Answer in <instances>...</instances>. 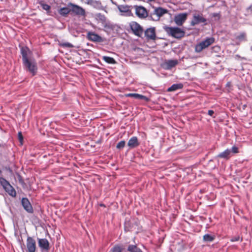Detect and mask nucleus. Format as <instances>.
Segmentation results:
<instances>
[{
    "instance_id": "obj_1",
    "label": "nucleus",
    "mask_w": 252,
    "mask_h": 252,
    "mask_svg": "<svg viewBox=\"0 0 252 252\" xmlns=\"http://www.w3.org/2000/svg\"><path fill=\"white\" fill-rule=\"evenodd\" d=\"M163 29L169 35L175 38H181L185 35V31L178 27L164 26Z\"/></svg>"
},
{
    "instance_id": "obj_2",
    "label": "nucleus",
    "mask_w": 252,
    "mask_h": 252,
    "mask_svg": "<svg viewBox=\"0 0 252 252\" xmlns=\"http://www.w3.org/2000/svg\"><path fill=\"white\" fill-rule=\"evenodd\" d=\"M215 42L214 37H208L205 40L197 43L194 47V50L196 53H200L204 49L208 48L211 45Z\"/></svg>"
},
{
    "instance_id": "obj_3",
    "label": "nucleus",
    "mask_w": 252,
    "mask_h": 252,
    "mask_svg": "<svg viewBox=\"0 0 252 252\" xmlns=\"http://www.w3.org/2000/svg\"><path fill=\"white\" fill-rule=\"evenodd\" d=\"M0 184L2 186L4 190L7 192L9 195L12 197L16 196V190L7 180L2 177H0Z\"/></svg>"
},
{
    "instance_id": "obj_4",
    "label": "nucleus",
    "mask_w": 252,
    "mask_h": 252,
    "mask_svg": "<svg viewBox=\"0 0 252 252\" xmlns=\"http://www.w3.org/2000/svg\"><path fill=\"white\" fill-rule=\"evenodd\" d=\"M24 65L32 75H35L37 72V67L36 63L30 60L23 62Z\"/></svg>"
},
{
    "instance_id": "obj_5",
    "label": "nucleus",
    "mask_w": 252,
    "mask_h": 252,
    "mask_svg": "<svg viewBox=\"0 0 252 252\" xmlns=\"http://www.w3.org/2000/svg\"><path fill=\"white\" fill-rule=\"evenodd\" d=\"M129 25L132 33L134 35L140 37L142 34V27L135 21L131 22Z\"/></svg>"
},
{
    "instance_id": "obj_6",
    "label": "nucleus",
    "mask_w": 252,
    "mask_h": 252,
    "mask_svg": "<svg viewBox=\"0 0 252 252\" xmlns=\"http://www.w3.org/2000/svg\"><path fill=\"white\" fill-rule=\"evenodd\" d=\"M206 21V19L203 16L202 14H195L193 15L192 19L190 22V25L194 26L201 23H205Z\"/></svg>"
},
{
    "instance_id": "obj_7",
    "label": "nucleus",
    "mask_w": 252,
    "mask_h": 252,
    "mask_svg": "<svg viewBox=\"0 0 252 252\" xmlns=\"http://www.w3.org/2000/svg\"><path fill=\"white\" fill-rule=\"evenodd\" d=\"M187 17L188 14L187 13H180L175 16L174 21L178 26H181L186 21Z\"/></svg>"
},
{
    "instance_id": "obj_8",
    "label": "nucleus",
    "mask_w": 252,
    "mask_h": 252,
    "mask_svg": "<svg viewBox=\"0 0 252 252\" xmlns=\"http://www.w3.org/2000/svg\"><path fill=\"white\" fill-rule=\"evenodd\" d=\"M87 36L89 40L93 42H102L104 41L101 36L93 32H88Z\"/></svg>"
},
{
    "instance_id": "obj_9",
    "label": "nucleus",
    "mask_w": 252,
    "mask_h": 252,
    "mask_svg": "<svg viewBox=\"0 0 252 252\" xmlns=\"http://www.w3.org/2000/svg\"><path fill=\"white\" fill-rule=\"evenodd\" d=\"M145 36L148 40H155L156 39L155 28H150L145 32Z\"/></svg>"
},
{
    "instance_id": "obj_10",
    "label": "nucleus",
    "mask_w": 252,
    "mask_h": 252,
    "mask_svg": "<svg viewBox=\"0 0 252 252\" xmlns=\"http://www.w3.org/2000/svg\"><path fill=\"white\" fill-rule=\"evenodd\" d=\"M27 247L29 252H35L36 249V243L32 237L27 239Z\"/></svg>"
},
{
    "instance_id": "obj_11",
    "label": "nucleus",
    "mask_w": 252,
    "mask_h": 252,
    "mask_svg": "<svg viewBox=\"0 0 252 252\" xmlns=\"http://www.w3.org/2000/svg\"><path fill=\"white\" fill-rule=\"evenodd\" d=\"M69 5L72 6L71 11L76 15L81 16L85 15V11L83 8L71 3H69Z\"/></svg>"
},
{
    "instance_id": "obj_12",
    "label": "nucleus",
    "mask_w": 252,
    "mask_h": 252,
    "mask_svg": "<svg viewBox=\"0 0 252 252\" xmlns=\"http://www.w3.org/2000/svg\"><path fill=\"white\" fill-rule=\"evenodd\" d=\"M178 63V62L176 60H170L166 61L162 64V66L165 69H170L172 67L175 66Z\"/></svg>"
},
{
    "instance_id": "obj_13",
    "label": "nucleus",
    "mask_w": 252,
    "mask_h": 252,
    "mask_svg": "<svg viewBox=\"0 0 252 252\" xmlns=\"http://www.w3.org/2000/svg\"><path fill=\"white\" fill-rule=\"evenodd\" d=\"M231 151L230 149H227L223 152L220 153L217 157L221 158H224L226 160L228 159L231 157Z\"/></svg>"
},
{
    "instance_id": "obj_14",
    "label": "nucleus",
    "mask_w": 252,
    "mask_h": 252,
    "mask_svg": "<svg viewBox=\"0 0 252 252\" xmlns=\"http://www.w3.org/2000/svg\"><path fill=\"white\" fill-rule=\"evenodd\" d=\"M38 244L39 247L43 249L46 250L49 249V243L46 239H39L38 240Z\"/></svg>"
},
{
    "instance_id": "obj_15",
    "label": "nucleus",
    "mask_w": 252,
    "mask_h": 252,
    "mask_svg": "<svg viewBox=\"0 0 252 252\" xmlns=\"http://www.w3.org/2000/svg\"><path fill=\"white\" fill-rule=\"evenodd\" d=\"M128 146L130 148H133L137 147L139 145L138 139L136 137H131L128 141L127 143Z\"/></svg>"
},
{
    "instance_id": "obj_16",
    "label": "nucleus",
    "mask_w": 252,
    "mask_h": 252,
    "mask_svg": "<svg viewBox=\"0 0 252 252\" xmlns=\"http://www.w3.org/2000/svg\"><path fill=\"white\" fill-rule=\"evenodd\" d=\"M131 54L134 59L140 58L142 54V49L139 47H135L132 49Z\"/></svg>"
},
{
    "instance_id": "obj_17",
    "label": "nucleus",
    "mask_w": 252,
    "mask_h": 252,
    "mask_svg": "<svg viewBox=\"0 0 252 252\" xmlns=\"http://www.w3.org/2000/svg\"><path fill=\"white\" fill-rule=\"evenodd\" d=\"M183 88V85L182 83L174 84L168 88L167 92H174L178 90L182 89Z\"/></svg>"
},
{
    "instance_id": "obj_18",
    "label": "nucleus",
    "mask_w": 252,
    "mask_h": 252,
    "mask_svg": "<svg viewBox=\"0 0 252 252\" xmlns=\"http://www.w3.org/2000/svg\"><path fill=\"white\" fill-rule=\"evenodd\" d=\"M21 54L22 56V61L24 62L27 60H29L28 53H29V50L28 48H22L21 50Z\"/></svg>"
},
{
    "instance_id": "obj_19",
    "label": "nucleus",
    "mask_w": 252,
    "mask_h": 252,
    "mask_svg": "<svg viewBox=\"0 0 252 252\" xmlns=\"http://www.w3.org/2000/svg\"><path fill=\"white\" fill-rule=\"evenodd\" d=\"M155 13L158 16L161 17L168 12V10L162 7H158L155 10Z\"/></svg>"
},
{
    "instance_id": "obj_20",
    "label": "nucleus",
    "mask_w": 252,
    "mask_h": 252,
    "mask_svg": "<svg viewBox=\"0 0 252 252\" xmlns=\"http://www.w3.org/2000/svg\"><path fill=\"white\" fill-rule=\"evenodd\" d=\"M71 11V9L69 8V7H63L59 9V13L63 16H66L67 15H68L69 12Z\"/></svg>"
},
{
    "instance_id": "obj_21",
    "label": "nucleus",
    "mask_w": 252,
    "mask_h": 252,
    "mask_svg": "<svg viewBox=\"0 0 252 252\" xmlns=\"http://www.w3.org/2000/svg\"><path fill=\"white\" fill-rule=\"evenodd\" d=\"M102 60L109 64H115L116 62L113 58L108 56H103Z\"/></svg>"
},
{
    "instance_id": "obj_22",
    "label": "nucleus",
    "mask_w": 252,
    "mask_h": 252,
    "mask_svg": "<svg viewBox=\"0 0 252 252\" xmlns=\"http://www.w3.org/2000/svg\"><path fill=\"white\" fill-rule=\"evenodd\" d=\"M215 239L214 235H211L208 234H205L203 237V240L205 242H212Z\"/></svg>"
},
{
    "instance_id": "obj_23",
    "label": "nucleus",
    "mask_w": 252,
    "mask_h": 252,
    "mask_svg": "<svg viewBox=\"0 0 252 252\" xmlns=\"http://www.w3.org/2000/svg\"><path fill=\"white\" fill-rule=\"evenodd\" d=\"M130 7L127 5H121L119 6L118 9L122 12H131Z\"/></svg>"
},
{
    "instance_id": "obj_24",
    "label": "nucleus",
    "mask_w": 252,
    "mask_h": 252,
    "mask_svg": "<svg viewBox=\"0 0 252 252\" xmlns=\"http://www.w3.org/2000/svg\"><path fill=\"white\" fill-rule=\"evenodd\" d=\"M133 7L135 9L136 15L140 18H142V6L134 5Z\"/></svg>"
},
{
    "instance_id": "obj_25",
    "label": "nucleus",
    "mask_w": 252,
    "mask_h": 252,
    "mask_svg": "<svg viewBox=\"0 0 252 252\" xmlns=\"http://www.w3.org/2000/svg\"><path fill=\"white\" fill-rule=\"evenodd\" d=\"M40 4L41 6L44 10H45L47 11H50V10L51 9V6L49 5H48L46 3H43V2H41Z\"/></svg>"
},
{
    "instance_id": "obj_26",
    "label": "nucleus",
    "mask_w": 252,
    "mask_h": 252,
    "mask_svg": "<svg viewBox=\"0 0 252 252\" xmlns=\"http://www.w3.org/2000/svg\"><path fill=\"white\" fill-rule=\"evenodd\" d=\"M96 17L97 19L100 20L102 22H104L106 20V18L104 15L101 14V13H98L96 14Z\"/></svg>"
},
{
    "instance_id": "obj_27",
    "label": "nucleus",
    "mask_w": 252,
    "mask_h": 252,
    "mask_svg": "<svg viewBox=\"0 0 252 252\" xmlns=\"http://www.w3.org/2000/svg\"><path fill=\"white\" fill-rule=\"evenodd\" d=\"M125 141H120L116 146L117 149H123L125 146Z\"/></svg>"
},
{
    "instance_id": "obj_28",
    "label": "nucleus",
    "mask_w": 252,
    "mask_h": 252,
    "mask_svg": "<svg viewBox=\"0 0 252 252\" xmlns=\"http://www.w3.org/2000/svg\"><path fill=\"white\" fill-rule=\"evenodd\" d=\"M22 205H31L30 201L27 198H23L21 200Z\"/></svg>"
},
{
    "instance_id": "obj_29",
    "label": "nucleus",
    "mask_w": 252,
    "mask_h": 252,
    "mask_svg": "<svg viewBox=\"0 0 252 252\" xmlns=\"http://www.w3.org/2000/svg\"><path fill=\"white\" fill-rule=\"evenodd\" d=\"M24 209L28 212L32 213L33 212V208L32 206H23Z\"/></svg>"
},
{
    "instance_id": "obj_30",
    "label": "nucleus",
    "mask_w": 252,
    "mask_h": 252,
    "mask_svg": "<svg viewBox=\"0 0 252 252\" xmlns=\"http://www.w3.org/2000/svg\"><path fill=\"white\" fill-rule=\"evenodd\" d=\"M128 251L130 252H137V248L135 246L131 245L128 247Z\"/></svg>"
},
{
    "instance_id": "obj_31",
    "label": "nucleus",
    "mask_w": 252,
    "mask_h": 252,
    "mask_svg": "<svg viewBox=\"0 0 252 252\" xmlns=\"http://www.w3.org/2000/svg\"><path fill=\"white\" fill-rule=\"evenodd\" d=\"M239 240H240L242 242V240H243V239L242 238H240V236H239L232 237L230 239V241L232 242H236V241H238Z\"/></svg>"
},
{
    "instance_id": "obj_32",
    "label": "nucleus",
    "mask_w": 252,
    "mask_h": 252,
    "mask_svg": "<svg viewBox=\"0 0 252 252\" xmlns=\"http://www.w3.org/2000/svg\"><path fill=\"white\" fill-rule=\"evenodd\" d=\"M246 38V33L244 32L241 33L237 37V39L239 40H244Z\"/></svg>"
},
{
    "instance_id": "obj_33",
    "label": "nucleus",
    "mask_w": 252,
    "mask_h": 252,
    "mask_svg": "<svg viewBox=\"0 0 252 252\" xmlns=\"http://www.w3.org/2000/svg\"><path fill=\"white\" fill-rule=\"evenodd\" d=\"M112 252H122V250L120 247L115 246L112 249Z\"/></svg>"
},
{
    "instance_id": "obj_34",
    "label": "nucleus",
    "mask_w": 252,
    "mask_h": 252,
    "mask_svg": "<svg viewBox=\"0 0 252 252\" xmlns=\"http://www.w3.org/2000/svg\"><path fill=\"white\" fill-rule=\"evenodd\" d=\"M134 95H136V98H142V95L137 94H127V96H133Z\"/></svg>"
},
{
    "instance_id": "obj_35",
    "label": "nucleus",
    "mask_w": 252,
    "mask_h": 252,
    "mask_svg": "<svg viewBox=\"0 0 252 252\" xmlns=\"http://www.w3.org/2000/svg\"><path fill=\"white\" fill-rule=\"evenodd\" d=\"M148 16V12L146 9L143 6V18H146Z\"/></svg>"
},
{
    "instance_id": "obj_36",
    "label": "nucleus",
    "mask_w": 252,
    "mask_h": 252,
    "mask_svg": "<svg viewBox=\"0 0 252 252\" xmlns=\"http://www.w3.org/2000/svg\"><path fill=\"white\" fill-rule=\"evenodd\" d=\"M231 152L234 154H237L239 153L238 148L236 146H233L231 150Z\"/></svg>"
},
{
    "instance_id": "obj_37",
    "label": "nucleus",
    "mask_w": 252,
    "mask_h": 252,
    "mask_svg": "<svg viewBox=\"0 0 252 252\" xmlns=\"http://www.w3.org/2000/svg\"><path fill=\"white\" fill-rule=\"evenodd\" d=\"M62 46L63 47H69V48L72 47L73 46L71 43H68V42L63 43L62 44Z\"/></svg>"
},
{
    "instance_id": "obj_38",
    "label": "nucleus",
    "mask_w": 252,
    "mask_h": 252,
    "mask_svg": "<svg viewBox=\"0 0 252 252\" xmlns=\"http://www.w3.org/2000/svg\"><path fill=\"white\" fill-rule=\"evenodd\" d=\"M214 114V111L213 110H209L208 111V114L209 116H211V117H212L213 118H215V116H213Z\"/></svg>"
},
{
    "instance_id": "obj_39",
    "label": "nucleus",
    "mask_w": 252,
    "mask_h": 252,
    "mask_svg": "<svg viewBox=\"0 0 252 252\" xmlns=\"http://www.w3.org/2000/svg\"><path fill=\"white\" fill-rule=\"evenodd\" d=\"M18 136H19V140L21 141L22 140H23V136H22V134L21 133V132H19L18 133Z\"/></svg>"
},
{
    "instance_id": "obj_40",
    "label": "nucleus",
    "mask_w": 252,
    "mask_h": 252,
    "mask_svg": "<svg viewBox=\"0 0 252 252\" xmlns=\"http://www.w3.org/2000/svg\"><path fill=\"white\" fill-rule=\"evenodd\" d=\"M19 181L21 184L24 183V182L23 180L22 179V177L20 176H19Z\"/></svg>"
},
{
    "instance_id": "obj_41",
    "label": "nucleus",
    "mask_w": 252,
    "mask_h": 252,
    "mask_svg": "<svg viewBox=\"0 0 252 252\" xmlns=\"http://www.w3.org/2000/svg\"><path fill=\"white\" fill-rule=\"evenodd\" d=\"M145 100V101L147 102V101H148L149 99L147 97H146L144 96V95H143V100Z\"/></svg>"
},
{
    "instance_id": "obj_42",
    "label": "nucleus",
    "mask_w": 252,
    "mask_h": 252,
    "mask_svg": "<svg viewBox=\"0 0 252 252\" xmlns=\"http://www.w3.org/2000/svg\"><path fill=\"white\" fill-rule=\"evenodd\" d=\"M213 48H214V49H215V48H218V49H219V48H220V47H219V46H215V47H213Z\"/></svg>"
},
{
    "instance_id": "obj_43",
    "label": "nucleus",
    "mask_w": 252,
    "mask_h": 252,
    "mask_svg": "<svg viewBox=\"0 0 252 252\" xmlns=\"http://www.w3.org/2000/svg\"><path fill=\"white\" fill-rule=\"evenodd\" d=\"M218 14H214V15H213V16H214V17H215V16H218Z\"/></svg>"
},
{
    "instance_id": "obj_44",
    "label": "nucleus",
    "mask_w": 252,
    "mask_h": 252,
    "mask_svg": "<svg viewBox=\"0 0 252 252\" xmlns=\"http://www.w3.org/2000/svg\"><path fill=\"white\" fill-rule=\"evenodd\" d=\"M133 96V97H135V98H136V95H134V96Z\"/></svg>"
}]
</instances>
